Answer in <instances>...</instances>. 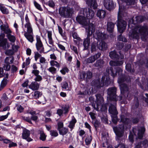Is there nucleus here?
<instances>
[{"label":"nucleus","mask_w":148,"mask_h":148,"mask_svg":"<svg viewBox=\"0 0 148 148\" xmlns=\"http://www.w3.org/2000/svg\"><path fill=\"white\" fill-rule=\"evenodd\" d=\"M103 5L106 8L110 11L114 8V3L113 1H103Z\"/></svg>","instance_id":"12"},{"label":"nucleus","mask_w":148,"mask_h":148,"mask_svg":"<svg viewBox=\"0 0 148 148\" xmlns=\"http://www.w3.org/2000/svg\"><path fill=\"white\" fill-rule=\"evenodd\" d=\"M17 67L14 65H12L11 68V73H16L18 70Z\"/></svg>","instance_id":"62"},{"label":"nucleus","mask_w":148,"mask_h":148,"mask_svg":"<svg viewBox=\"0 0 148 148\" xmlns=\"http://www.w3.org/2000/svg\"><path fill=\"white\" fill-rule=\"evenodd\" d=\"M104 62L103 59H100L97 60L94 64V65L95 67H98V68H102L104 66Z\"/></svg>","instance_id":"20"},{"label":"nucleus","mask_w":148,"mask_h":148,"mask_svg":"<svg viewBox=\"0 0 148 148\" xmlns=\"http://www.w3.org/2000/svg\"><path fill=\"white\" fill-rule=\"evenodd\" d=\"M50 134L52 136L56 137L58 135L57 132L56 130H51L50 131Z\"/></svg>","instance_id":"55"},{"label":"nucleus","mask_w":148,"mask_h":148,"mask_svg":"<svg viewBox=\"0 0 148 148\" xmlns=\"http://www.w3.org/2000/svg\"><path fill=\"white\" fill-rule=\"evenodd\" d=\"M93 86L97 88H100L104 86V83L100 82L99 79H97L94 81Z\"/></svg>","instance_id":"21"},{"label":"nucleus","mask_w":148,"mask_h":148,"mask_svg":"<svg viewBox=\"0 0 148 148\" xmlns=\"http://www.w3.org/2000/svg\"><path fill=\"white\" fill-rule=\"evenodd\" d=\"M77 121L75 117L73 116L72 117L71 120L69 123L68 127L71 128H74L75 126V124L76 123Z\"/></svg>","instance_id":"27"},{"label":"nucleus","mask_w":148,"mask_h":148,"mask_svg":"<svg viewBox=\"0 0 148 148\" xmlns=\"http://www.w3.org/2000/svg\"><path fill=\"white\" fill-rule=\"evenodd\" d=\"M46 4L53 8H54L55 6V3L53 1H49L47 2L46 3Z\"/></svg>","instance_id":"56"},{"label":"nucleus","mask_w":148,"mask_h":148,"mask_svg":"<svg viewBox=\"0 0 148 148\" xmlns=\"http://www.w3.org/2000/svg\"><path fill=\"white\" fill-rule=\"evenodd\" d=\"M48 70L53 74L56 73V69L53 67H50Z\"/></svg>","instance_id":"60"},{"label":"nucleus","mask_w":148,"mask_h":148,"mask_svg":"<svg viewBox=\"0 0 148 148\" xmlns=\"http://www.w3.org/2000/svg\"><path fill=\"white\" fill-rule=\"evenodd\" d=\"M69 71V70L67 67H65L63 68L61 70H60V72L63 75L66 74V73H68Z\"/></svg>","instance_id":"49"},{"label":"nucleus","mask_w":148,"mask_h":148,"mask_svg":"<svg viewBox=\"0 0 148 148\" xmlns=\"http://www.w3.org/2000/svg\"><path fill=\"white\" fill-rule=\"evenodd\" d=\"M14 53V52L12 49L6 50L5 52V54L7 56L13 55Z\"/></svg>","instance_id":"46"},{"label":"nucleus","mask_w":148,"mask_h":148,"mask_svg":"<svg viewBox=\"0 0 148 148\" xmlns=\"http://www.w3.org/2000/svg\"><path fill=\"white\" fill-rule=\"evenodd\" d=\"M25 27L27 29V33L29 34H31L33 33V29L32 27V25L30 23H29L28 24H26L25 25Z\"/></svg>","instance_id":"37"},{"label":"nucleus","mask_w":148,"mask_h":148,"mask_svg":"<svg viewBox=\"0 0 148 148\" xmlns=\"http://www.w3.org/2000/svg\"><path fill=\"white\" fill-rule=\"evenodd\" d=\"M145 131V129L144 127H141L138 130V135L139 139H141L143 138Z\"/></svg>","instance_id":"26"},{"label":"nucleus","mask_w":148,"mask_h":148,"mask_svg":"<svg viewBox=\"0 0 148 148\" xmlns=\"http://www.w3.org/2000/svg\"><path fill=\"white\" fill-rule=\"evenodd\" d=\"M35 60L36 61L40 57H41V55L39 54L38 51L34 52Z\"/></svg>","instance_id":"59"},{"label":"nucleus","mask_w":148,"mask_h":148,"mask_svg":"<svg viewBox=\"0 0 148 148\" xmlns=\"http://www.w3.org/2000/svg\"><path fill=\"white\" fill-rule=\"evenodd\" d=\"M92 136L91 135L87 137L85 140V142L86 145H90L92 140Z\"/></svg>","instance_id":"47"},{"label":"nucleus","mask_w":148,"mask_h":148,"mask_svg":"<svg viewBox=\"0 0 148 148\" xmlns=\"http://www.w3.org/2000/svg\"><path fill=\"white\" fill-rule=\"evenodd\" d=\"M19 48V46L17 45H15L14 44L12 45V49L14 51V53L18 51Z\"/></svg>","instance_id":"64"},{"label":"nucleus","mask_w":148,"mask_h":148,"mask_svg":"<svg viewBox=\"0 0 148 148\" xmlns=\"http://www.w3.org/2000/svg\"><path fill=\"white\" fill-rule=\"evenodd\" d=\"M59 134L62 136L66 135L68 132V129L65 127H63L62 128L59 130Z\"/></svg>","instance_id":"38"},{"label":"nucleus","mask_w":148,"mask_h":148,"mask_svg":"<svg viewBox=\"0 0 148 148\" xmlns=\"http://www.w3.org/2000/svg\"><path fill=\"white\" fill-rule=\"evenodd\" d=\"M117 88L115 86L109 88L107 89V99L109 101L114 102L116 104L118 100H122L121 96H118L116 95Z\"/></svg>","instance_id":"5"},{"label":"nucleus","mask_w":148,"mask_h":148,"mask_svg":"<svg viewBox=\"0 0 148 148\" xmlns=\"http://www.w3.org/2000/svg\"><path fill=\"white\" fill-rule=\"evenodd\" d=\"M72 36L74 39H76L79 41L78 43H79V42H82V40L78 36L77 33L73 31L72 32Z\"/></svg>","instance_id":"34"},{"label":"nucleus","mask_w":148,"mask_h":148,"mask_svg":"<svg viewBox=\"0 0 148 148\" xmlns=\"http://www.w3.org/2000/svg\"><path fill=\"white\" fill-rule=\"evenodd\" d=\"M128 79V77L125 74H122L119 76L118 78V82L119 85L123 84L125 82H127Z\"/></svg>","instance_id":"17"},{"label":"nucleus","mask_w":148,"mask_h":148,"mask_svg":"<svg viewBox=\"0 0 148 148\" xmlns=\"http://www.w3.org/2000/svg\"><path fill=\"white\" fill-rule=\"evenodd\" d=\"M12 33V31L10 28H8V26L7 28L4 32L3 33L7 34L6 36H9L10 34H11Z\"/></svg>","instance_id":"61"},{"label":"nucleus","mask_w":148,"mask_h":148,"mask_svg":"<svg viewBox=\"0 0 148 148\" xmlns=\"http://www.w3.org/2000/svg\"><path fill=\"white\" fill-rule=\"evenodd\" d=\"M90 39L86 38L84 39L83 42V45L84 47L83 49V50H86L88 49L89 47L90 46Z\"/></svg>","instance_id":"23"},{"label":"nucleus","mask_w":148,"mask_h":148,"mask_svg":"<svg viewBox=\"0 0 148 148\" xmlns=\"http://www.w3.org/2000/svg\"><path fill=\"white\" fill-rule=\"evenodd\" d=\"M51 65L52 66H55L57 68H59L60 67V65L57 62L52 60L50 62Z\"/></svg>","instance_id":"50"},{"label":"nucleus","mask_w":148,"mask_h":148,"mask_svg":"<svg viewBox=\"0 0 148 148\" xmlns=\"http://www.w3.org/2000/svg\"><path fill=\"white\" fill-rule=\"evenodd\" d=\"M70 47L71 49L74 51L75 54H78L77 49L76 47L72 45H70Z\"/></svg>","instance_id":"57"},{"label":"nucleus","mask_w":148,"mask_h":148,"mask_svg":"<svg viewBox=\"0 0 148 148\" xmlns=\"http://www.w3.org/2000/svg\"><path fill=\"white\" fill-rule=\"evenodd\" d=\"M24 36L30 42L32 43L34 41V37L31 35L26 32L24 34Z\"/></svg>","instance_id":"33"},{"label":"nucleus","mask_w":148,"mask_h":148,"mask_svg":"<svg viewBox=\"0 0 148 148\" xmlns=\"http://www.w3.org/2000/svg\"><path fill=\"white\" fill-rule=\"evenodd\" d=\"M96 98V103L97 107L95 109L97 111L99 110V107H101L100 110L102 112H105L107 110V105L108 104H104V100L103 97L100 94H97L95 95Z\"/></svg>","instance_id":"6"},{"label":"nucleus","mask_w":148,"mask_h":148,"mask_svg":"<svg viewBox=\"0 0 148 148\" xmlns=\"http://www.w3.org/2000/svg\"><path fill=\"white\" fill-rule=\"evenodd\" d=\"M124 46V43L123 42H118L116 44L117 49L120 50Z\"/></svg>","instance_id":"48"},{"label":"nucleus","mask_w":148,"mask_h":148,"mask_svg":"<svg viewBox=\"0 0 148 148\" xmlns=\"http://www.w3.org/2000/svg\"><path fill=\"white\" fill-rule=\"evenodd\" d=\"M120 117V122H122V123L120 124L118 127H112L113 130L118 140L123 136L125 129H127L128 127H130L132 125L131 120L130 119L126 117L123 114L121 115Z\"/></svg>","instance_id":"2"},{"label":"nucleus","mask_w":148,"mask_h":148,"mask_svg":"<svg viewBox=\"0 0 148 148\" xmlns=\"http://www.w3.org/2000/svg\"><path fill=\"white\" fill-rule=\"evenodd\" d=\"M122 34H120L118 37V39L119 41H122L125 42H127V40L126 38L124 36H122Z\"/></svg>","instance_id":"45"},{"label":"nucleus","mask_w":148,"mask_h":148,"mask_svg":"<svg viewBox=\"0 0 148 148\" xmlns=\"http://www.w3.org/2000/svg\"><path fill=\"white\" fill-rule=\"evenodd\" d=\"M47 34L49 43L50 44L52 45L53 46H54V41L52 38L51 31H48Z\"/></svg>","instance_id":"30"},{"label":"nucleus","mask_w":148,"mask_h":148,"mask_svg":"<svg viewBox=\"0 0 148 148\" xmlns=\"http://www.w3.org/2000/svg\"><path fill=\"white\" fill-rule=\"evenodd\" d=\"M119 52L121 56H120L115 50L111 51L109 52V56L111 59L113 60H117L123 59L124 56L123 55L122 56L121 51H119Z\"/></svg>","instance_id":"11"},{"label":"nucleus","mask_w":148,"mask_h":148,"mask_svg":"<svg viewBox=\"0 0 148 148\" xmlns=\"http://www.w3.org/2000/svg\"><path fill=\"white\" fill-rule=\"evenodd\" d=\"M131 123H132L134 125L137 124L140 121V118L137 117H132L131 118Z\"/></svg>","instance_id":"41"},{"label":"nucleus","mask_w":148,"mask_h":148,"mask_svg":"<svg viewBox=\"0 0 148 148\" xmlns=\"http://www.w3.org/2000/svg\"><path fill=\"white\" fill-rule=\"evenodd\" d=\"M34 6L36 7V8L38 10L40 11H42L43 9L41 7V5L40 4L38 3L37 2H36L35 1H34Z\"/></svg>","instance_id":"53"},{"label":"nucleus","mask_w":148,"mask_h":148,"mask_svg":"<svg viewBox=\"0 0 148 148\" xmlns=\"http://www.w3.org/2000/svg\"><path fill=\"white\" fill-rule=\"evenodd\" d=\"M87 32V37L86 38L90 39L91 38H92V34L94 32V29H93V27H92L91 29V28L90 26H89L88 28Z\"/></svg>","instance_id":"29"},{"label":"nucleus","mask_w":148,"mask_h":148,"mask_svg":"<svg viewBox=\"0 0 148 148\" xmlns=\"http://www.w3.org/2000/svg\"><path fill=\"white\" fill-rule=\"evenodd\" d=\"M47 136L45 135L43 132H41L40 133V139L42 141L46 140Z\"/></svg>","instance_id":"51"},{"label":"nucleus","mask_w":148,"mask_h":148,"mask_svg":"<svg viewBox=\"0 0 148 148\" xmlns=\"http://www.w3.org/2000/svg\"><path fill=\"white\" fill-rule=\"evenodd\" d=\"M95 61V59L94 58V57L93 56L90 57L89 58L86 59L85 60V61L86 63H92L94 62Z\"/></svg>","instance_id":"39"},{"label":"nucleus","mask_w":148,"mask_h":148,"mask_svg":"<svg viewBox=\"0 0 148 148\" xmlns=\"http://www.w3.org/2000/svg\"><path fill=\"white\" fill-rule=\"evenodd\" d=\"M125 69L128 72H130L133 74L135 72V70L134 69H132V65L130 63H128L125 66Z\"/></svg>","instance_id":"28"},{"label":"nucleus","mask_w":148,"mask_h":148,"mask_svg":"<svg viewBox=\"0 0 148 148\" xmlns=\"http://www.w3.org/2000/svg\"><path fill=\"white\" fill-rule=\"evenodd\" d=\"M110 65L113 67H109L107 68L106 71L109 74L114 78L122 73L123 70L119 67H116V61H110Z\"/></svg>","instance_id":"4"},{"label":"nucleus","mask_w":148,"mask_h":148,"mask_svg":"<svg viewBox=\"0 0 148 148\" xmlns=\"http://www.w3.org/2000/svg\"><path fill=\"white\" fill-rule=\"evenodd\" d=\"M129 141L132 143H133L134 141L133 133L131 132L129 136Z\"/></svg>","instance_id":"58"},{"label":"nucleus","mask_w":148,"mask_h":148,"mask_svg":"<svg viewBox=\"0 0 148 148\" xmlns=\"http://www.w3.org/2000/svg\"><path fill=\"white\" fill-rule=\"evenodd\" d=\"M40 84L36 82H32L29 86V88L33 90H37L39 88Z\"/></svg>","instance_id":"18"},{"label":"nucleus","mask_w":148,"mask_h":148,"mask_svg":"<svg viewBox=\"0 0 148 148\" xmlns=\"http://www.w3.org/2000/svg\"><path fill=\"white\" fill-rule=\"evenodd\" d=\"M139 28L138 32L141 36L142 40H146L147 36H148V26L147 25H140L138 27Z\"/></svg>","instance_id":"8"},{"label":"nucleus","mask_w":148,"mask_h":148,"mask_svg":"<svg viewBox=\"0 0 148 148\" xmlns=\"http://www.w3.org/2000/svg\"><path fill=\"white\" fill-rule=\"evenodd\" d=\"M105 76H103L101 79V82L102 83H104V86H108L110 83L109 80H105Z\"/></svg>","instance_id":"52"},{"label":"nucleus","mask_w":148,"mask_h":148,"mask_svg":"<svg viewBox=\"0 0 148 148\" xmlns=\"http://www.w3.org/2000/svg\"><path fill=\"white\" fill-rule=\"evenodd\" d=\"M73 13V9L69 7H62L59 10L60 15L65 18H71Z\"/></svg>","instance_id":"7"},{"label":"nucleus","mask_w":148,"mask_h":148,"mask_svg":"<svg viewBox=\"0 0 148 148\" xmlns=\"http://www.w3.org/2000/svg\"><path fill=\"white\" fill-rule=\"evenodd\" d=\"M24 121L28 122L29 123L32 125L33 123L31 121V118H30L29 117H25L23 116L22 117Z\"/></svg>","instance_id":"54"},{"label":"nucleus","mask_w":148,"mask_h":148,"mask_svg":"<svg viewBox=\"0 0 148 148\" xmlns=\"http://www.w3.org/2000/svg\"><path fill=\"white\" fill-rule=\"evenodd\" d=\"M145 18V16H136L134 19V17L129 19L128 20V28H130V24L135 25L142 23L144 21Z\"/></svg>","instance_id":"9"},{"label":"nucleus","mask_w":148,"mask_h":148,"mask_svg":"<svg viewBox=\"0 0 148 148\" xmlns=\"http://www.w3.org/2000/svg\"><path fill=\"white\" fill-rule=\"evenodd\" d=\"M30 134V131L25 128L23 131L22 133V136L23 139L26 140L28 142H30L33 140L29 136Z\"/></svg>","instance_id":"13"},{"label":"nucleus","mask_w":148,"mask_h":148,"mask_svg":"<svg viewBox=\"0 0 148 148\" xmlns=\"http://www.w3.org/2000/svg\"><path fill=\"white\" fill-rule=\"evenodd\" d=\"M26 1H16L18 4L19 7L20 8H23L25 6L26 4Z\"/></svg>","instance_id":"42"},{"label":"nucleus","mask_w":148,"mask_h":148,"mask_svg":"<svg viewBox=\"0 0 148 148\" xmlns=\"http://www.w3.org/2000/svg\"><path fill=\"white\" fill-rule=\"evenodd\" d=\"M98 49L102 51H104L107 49V44L103 40H101L98 45Z\"/></svg>","instance_id":"16"},{"label":"nucleus","mask_w":148,"mask_h":148,"mask_svg":"<svg viewBox=\"0 0 148 148\" xmlns=\"http://www.w3.org/2000/svg\"><path fill=\"white\" fill-rule=\"evenodd\" d=\"M108 111L111 115H116L118 113L116 107L112 103L109 106Z\"/></svg>","instance_id":"15"},{"label":"nucleus","mask_w":148,"mask_h":148,"mask_svg":"<svg viewBox=\"0 0 148 148\" xmlns=\"http://www.w3.org/2000/svg\"><path fill=\"white\" fill-rule=\"evenodd\" d=\"M8 80L5 78L2 81L0 87V90H1L6 86L8 83Z\"/></svg>","instance_id":"35"},{"label":"nucleus","mask_w":148,"mask_h":148,"mask_svg":"<svg viewBox=\"0 0 148 148\" xmlns=\"http://www.w3.org/2000/svg\"><path fill=\"white\" fill-rule=\"evenodd\" d=\"M106 12L103 10H99L97 13V16L99 18H104L106 16Z\"/></svg>","instance_id":"25"},{"label":"nucleus","mask_w":148,"mask_h":148,"mask_svg":"<svg viewBox=\"0 0 148 148\" xmlns=\"http://www.w3.org/2000/svg\"><path fill=\"white\" fill-rule=\"evenodd\" d=\"M0 10L3 14H9L8 10L3 4H0Z\"/></svg>","instance_id":"32"},{"label":"nucleus","mask_w":148,"mask_h":148,"mask_svg":"<svg viewBox=\"0 0 148 148\" xmlns=\"http://www.w3.org/2000/svg\"><path fill=\"white\" fill-rule=\"evenodd\" d=\"M36 47L37 50L39 51L40 53H44V47L40 36L38 35H36Z\"/></svg>","instance_id":"10"},{"label":"nucleus","mask_w":148,"mask_h":148,"mask_svg":"<svg viewBox=\"0 0 148 148\" xmlns=\"http://www.w3.org/2000/svg\"><path fill=\"white\" fill-rule=\"evenodd\" d=\"M111 116L112 122L114 124L116 125L119 120L117 115H111Z\"/></svg>","instance_id":"40"},{"label":"nucleus","mask_w":148,"mask_h":148,"mask_svg":"<svg viewBox=\"0 0 148 148\" xmlns=\"http://www.w3.org/2000/svg\"><path fill=\"white\" fill-rule=\"evenodd\" d=\"M7 43V39H4L3 40L0 41V47H2L5 50L6 49V45Z\"/></svg>","instance_id":"31"},{"label":"nucleus","mask_w":148,"mask_h":148,"mask_svg":"<svg viewBox=\"0 0 148 148\" xmlns=\"http://www.w3.org/2000/svg\"><path fill=\"white\" fill-rule=\"evenodd\" d=\"M64 126L63 123L62 122H59L58 123V130H59L62 128Z\"/></svg>","instance_id":"63"},{"label":"nucleus","mask_w":148,"mask_h":148,"mask_svg":"<svg viewBox=\"0 0 148 148\" xmlns=\"http://www.w3.org/2000/svg\"><path fill=\"white\" fill-rule=\"evenodd\" d=\"M115 24L112 22H108L107 23V30L108 32L111 33H113Z\"/></svg>","instance_id":"22"},{"label":"nucleus","mask_w":148,"mask_h":148,"mask_svg":"<svg viewBox=\"0 0 148 148\" xmlns=\"http://www.w3.org/2000/svg\"><path fill=\"white\" fill-rule=\"evenodd\" d=\"M129 37L131 40H136L139 39V36L137 30L136 29H132L129 32Z\"/></svg>","instance_id":"14"},{"label":"nucleus","mask_w":148,"mask_h":148,"mask_svg":"<svg viewBox=\"0 0 148 148\" xmlns=\"http://www.w3.org/2000/svg\"><path fill=\"white\" fill-rule=\"evenodd\" d=\"M98 43L95 42H93L91 45V53L95 51L98 48Z\"/></svg>","instance_id":"36"},{"label":"nucleus","mask_w":148,"mask_h":148,"mask_svg":"<svg viewBox=\"0 0 148 148\" xmlns=\"http://www.w3.org/2000/svg\"><path fill=\"white\" fill-rule=\"evenodd\" d=\"M42 95V92L38 91H35L34 92V97L36 99H38Z\"/></svg>","instance_id":"44"},{"label":"nucleus","mask_w":148,"mask_h":148,"mask_svg":"<svg viewBox=\"0 0 148 148\" xmlns=\"http://www.w3.org/2000/svg\"><path fill=\"white\" fill-rule=\"evenodd\" d=\"M121 93L122 95H124L125 92L128 91L129 88L127 84H120Z\"/></svg>","instance_id":"19"},{"label":"nucleus","mask_w":148,"mask_h":148,"mask_svg":"<svg viewBox=\"0 0 148 148\" xmlns=\"http://www.w3.org/2000/svg\"><path fill=\"white\" fill-rule=\"evenodd\" d=\"M119 5L118 14L117 27L118 32L122 34L125 30L127 25V22L123 19L122 15L127 8V6L134 5L137 1H117Z\"/></svg>","instance_id":"1"},{"label":"nucleus","mask_w":148,"mask_h":148,"mask_svg":"<svg viewBox=\"0 0 148 148\" xmlns=\"http://www.w3.org/2000/svg\"><path fill=\"white\" fill-rule=\"evenodd\" d=\"M94 15V11L86 8H82L78 15L76 18V21L80 24L83 26H86L88 23L86 19L92 18Z\"/></svg>","instance_id":"3"},{"label":"nucleus","mask_w":148,"mask_h":148,"mask_svg":"<svg viewBox=\"0 0 148 148\" xmlns=\"http://www.w3.org/2000/svg\"><path fill=\"white\" fill-rule=\"evenodd\" d=\"M9 40L12 43H14L16 40V38L15 36L11 34L6 36Z\"/></svg>","instance_id":"43"},{"label":"nucleus","mask_w":148,"mask_h":148,"mask_svg":"<svg viewBox=\"0 0 148 148\" xmlns=\"http://www.w3.org/2000/svg\"><path fill=\"white\" fill-rule=\"evenodd\" d=\"M86 3L88 4L91 8L93 7L94 9H96L97 8L98 5L97 1H86Z\"/></svg>","instance_id":"24"}]
</instances>
